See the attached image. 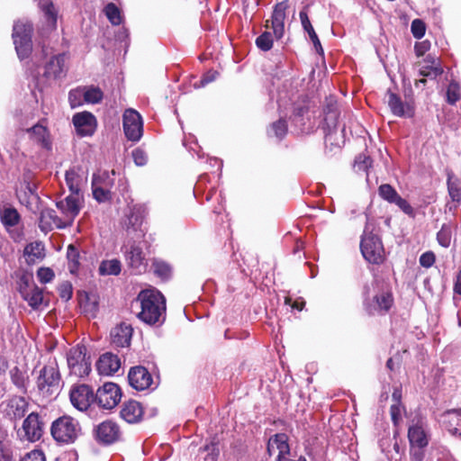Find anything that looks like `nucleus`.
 Wrapping results in <instances>:
<instances>
[{
    "mask_svg": "<svg viewBox=\"0 0 461 461\" xmlns=\"http://www.w3.org/2000/svg\"><path fill=\"white\" fill-rule=\"evenodd\" d=\"M73 123L81 136L92 135L95 130V118L88 112L76 113L73 116Z\"/></svg>",
    "mask_w": 461,
    "mask_h": 461,
    "instance_id": "16",
    "label": "nucleus"
},
{
    "mask_svg": "<svg viewBox=\"0 0 461 461\" xmlns=\"http://www.w3.org/2000/svg\"><path fill=\"white\" fill-rule=\"evenodd\" d=\"M11 378L17 388L21 389L23 392L26 391L27 377L18 367H14L11 370Z\"/></svg>",
    "mask_w": 461,
    "mask_h": 461,
    "instance_id": "46",
    "label": "nucleus"
},
{
    "mask_svg": "<svg viewBox=\"0 0 461 461\" xmlns=\"http://www.w3.org/2000/svg\"><path fill=\"white\" fill-rule=\"evenodd\" d=\"M39 5L47 19L48 29L50 31L54 30L57 24V11L53 3L50 0H41Z\"/></svg>",
    "mask_w": 461,
    "mask_h": 461,
    "instance_id": "33",
    "label": "nucleus"
},
{
    "mask_svg": "<svg viewBox=\"0 0 461 461\" xmlns=\"http://www.w3.org/2000/svg\"><path fill=\"white\" fill-rule=\"evenodd\" d=\"M32 24L28 21H17L13 28V39L17 55L23 59L28 58L32 50Z\"/></svg>",
    "mask_w": 461,
    "mask_h": 461,
    "instance_id": "4",
    "label": "nucleus"
},
{
    "mask_svg": "<svg viewBox=\"0 0 461 461\" xmlns=\"http://www.w3.org/2000/svg\"><path fill=\"white\" fill-rule=\"evenodd\" d=\"M435 255L431 251L423 253L420 258V264L424 267H430L435 263Z\"/></svg>",
    "mask_w": 461,
    "mask_h": 461,
    "instance_id": "60",
    "label": "nucleus"
},
{
    "mask_svg": "<svg viewBox=\"0 0 461 461\" xmlns=\"http://www.w3.org/2000/svg\"><path fill=\"white\" fill-rule=\"evenodd\" d=\"M95 437L98 442L104 445H111L121 438L119 425L113 420H104L95 428Z\"/></svg>",
    "mask_w": 461,
    "mask_h": 461,
    "instance_id": "10",
    "label": "nucleus"
},
{
    "mask_svg": "<svg viewBox=\"0 0 461 461\" xmlns=\"http://www.w3.org/2000/svg\"><path fill=\"white\" fill-rule=\"evenodd\" d=\"M24 256L28 264H34L36 259H42L44 254V245L41 241H35L28 244L24 249Z\"/></svg>",
    "mask_w": 461,
    "mask_h": 461,
    "instance_id": "31",
    "label": "nucleus"
},
{
    "mask_svg": "<svg viewBox=\"0 0 461 461\" xmlns=\"http://www.w3.org/2000/svg\"><path fill=\"white\" fill-rule=\"evenodd\" d=\"M98 271L101 276H117L121 272V262L118 259L104 260L101 262Z\"/></svg>",
    "mask_w": 461,
    "mask_h": 461,
    "instance_id": "38",
    "label": "nucleus"
},
{
    "mask_svg": "<svg viewBox=\"0 0 461 461\" xmlns=\"http://www.w3.org/2000/svg\"><path fill=\"white\" fill-rule=\"evenodd\" d=\"M288 8V1L285 0L276 5L272 17H271V28L273 29V34L276 40L283 37L285 32V20L286 17L285 11Z\"/></svg>",
    "mask_w": 461,
    "mask_h": 461,
    "instance_id": "15",
    "label": "nucleus"
},
{
    "mask_svg": "<svg viewBox=\"0 0 461 461\" xmlns=\"http://www.w3.org/2000/svg\"><path fill=\"white\" fill-rule=\"evenodd\" d=\"M325 151L328 153L335 154L341 149L345 142V126H343L340 131H338L337 126L335 128H327L325 126Z\"/></svg>",
    "mask_w": 461,
    "mask_h": 461,
    "instance_id": "18",
    "label": "nucleus"
},
{
    "mask_svg": "<svg viewBox=\"0 0 461 461\" xmlns=\"http://www.w3.org/2000/svg\"><path fill=\"white\" fill-rule=\"evenodd\" d=\"M379 195L386 202L394 203L404 213L409 216H414V210L411 205L397 193V191L389 184H383L378 188Z\"/></svg>",
    "mask_w": 461,
    "mask_h": 461,
    "instance_id": "9",
    "label": "nucleus"
},
{
    "mask_svg": "<svg viewBox=\"0 0 461 461\" xmlns=\"http://www.w3.org/2000/svg\"><path fill=\"white\" fill-rule=\"evenodd\" d=\"M133 329L125 322L114 327L111 331L112 343L117 348H127L131 345Z\"/></svg>",
    "mask_w": 461,
    "mask_h": 461,
    "instance_id": "19",
    "label": "nucleus"
},
{
    "mask_svg": "<svg viewBox=\"0 0 461 461\" xmlns=\"http://www.w3.org/2000/svg\"><path fill=\"white\" fill-rule=\"evenodd\" d=\"M66 182L68 185V188L71 192V194H79L80 188H79V183H80V176L76 172L75 169H69L66 172Z\"/></svg>",
    "mask_w": 461,
    "mask_h": 461,
    "instance_id": "42",
    "label": "nucleus"
},
{
    "mask_svg": "<svg viewBox=\"0 0 461 461\" xmlns=\"http://www.w3.org/2000/svg\"><path fill=\"white\" fill-rule=\"evenodd\" d=\"M8 415L12 419H21L24 416L28 403L23 397L14 398L9 402Z\"/></svg>",
    "mask_w": 461,
    "mask_h": 461,
    "instance_id": "35",
    "label": "nucleus"
},
{
    "mask_svg": "<svg viewBox=\"0 0 461 461\" xmlns=\"http://www.w3.org/2000/svg\"><path fill=\"white\" fill-rule=\"evenodd\" d=\"M360 249L363 257L369 263L380 264L384 259V246L379 236L375 233V227L367 223L361 237Z\"/></svg>",
    "mask_w": 461,
    "mask_h": 461,
    "instance_id": "2",
    "label": "nucleus"
},
{
    "mask_svg": "<svg viewBox=\"0 0 461 461\" xmlns=\"http://www.w3.org/2000/svg\"><path fill=\"white\" fill-rule=\"evenodd\" d=\"M20 215L14 208H5L1 213V221L4 225L14 227L18 224Z\"/></svg>",
    "mask_w": 461,
    "mask_h": 461,
    "instance_id": "41",
    "label": "nucleus"
},
{
    "mask_svg": "<svg viewBox=\"0 0 461 461\" xmlns=\"http://www.w3.org/2000/svg\"><path fill=\"white\" fill-rule=\"evenodd\" d=\"M130 385L137 391H143L151 385L153 379L148 369L142 366H133L128 373Z\"/></svg>",
    "mask_w": 461,
    "mask_h": 461,
    "instance_id": "12",
    "label": "nucleus"
},
{
    "mask_svg": "<svg viewBox=\"0 0 461 461\" xmlns=\"http://www.w3.org/2000/svg\"><path fill=\"white\" fill-rule=\"evenodd\" d=\"M60 380L59 372L57 366H45L41 371L38 377V388L41 392L52 393L58 389Z\"/></svg>",
    "mask_w": 461,
    "mask_h": 461,
    "instance_id": "8",
    "label": "nucleus"
},
{
    "mask_svg": "<svg viewBox=\"0 0 461 461\" xmlns=\"http://www.w3.org/2000/svg\"><path fill=\"white\" fill-rule=\"evenodd\" d=\"M105 14L113 25H119L122 23L121 12L114 4L110 3L105 6Z\"/></svg>",
    "mask_w": 461,
    "mask_h": 461,
    "instance_id": "47",
    "label": "nucleus"
},
{
    "mask_svg": "<svg viewBox=\"0 0 461 461\" xmlns=\"http://www.w3.org/2000/svg\"><path fill=\"white\" fill-rule=\"evenodd\" d=\"M143 221L142 211L140 207L134 206L131 213L128 215L127 221L125 222L127 229L132 228L137 230L140 227Z\"/></svg>",
    "mask_w": 461,
    "mask_h": 461,
    "instance_id": "40",
    "label": "nucleus"
},
{
    "mask_svg": "<svg viewBox=\"0 0 461 461\" xmlns=\"http://www.w3.org/2000/svg\"><path fill=\"white\" fill-rule=\"evenodd\" d=\"M85 102L91 104H98L103 99V92L99 87L91 86L90 88H84Z\"/></svg>",
    "mask_w": 461,
    "mask_h": 461,
    "instance_id": "48",
    "label": "nucleus"
},
{
    "mask_svg": "<svg viewBox=\"0 0 461 461\" xmlns=\"http://www.w3.org/2000/svg\"><path fill=\"white\" fill-rule=\"evenodd\" d=\"M21 461H45V456L40 450H33L26 454Z\"/></svg>",
    "mask_w": 461,
    "mask_h": 461,
    "instance_id": "61",
    "label": "nucleus"
},
{
    "mask_svg": "<svg viewBox=\"0 0 461 461\" xmlns=\"http://www.w3.org/2000/svg\"><path fill=\"white\" fill-rule=\"evenodd\" d=\"M408 439L411 448L423 449L429 444V437L423 426L420 423L409 427Z\"/></svg>",
    "mask_w": 461,
    "mask_h": 461,
    "instance_id": "23",
    "label": "nucleus"
},
{
    "mask_svg": "<svg viewBox=\"0 0 461 461\" xmlns=\"http://www.w3.org/2000/svg\"><path fill=\"white\" fill-rule=\"evenodd\" d=\"M133 161L137 166H144L147 163V155L140 149H135L131 152Z\"/></svg>",
    "mask_w": 461,
    "mask_h": 461,
    "instance_id": "59",
    "label": "nucleus"
},
{
    "mask_svg": "<svg viewBox=\"0 0 461 461\" xmlns=\"http://www.w3.org/2000/svg\"><path fill=\"white\" fill-rule=\"evenodd\" d=\"M438 243L444 247L448 248L451 242V229L448 225L444 224L437 234Z\"/></svg>",
    "mask_w": 461,
    "mask_h": 461,
    "instance_id": "51",
    "label": "nucleus"
},
{
    "mask_svg": "<svg viewBox=\"0 0 461 461\" xmlns=\"http://www.w3.org/2000/svg\"><path fill=\"white\" fill-rule=\"evenodd\" d=\"M393 304V296L390 292H382L379 294H375L373 298V304L369 307V312L371 314L374 312H387Z\"/></svg>",
    "mask_w": 461,
    "mask_h": 461,
    "instance_id": "28",
    "label": "nucleus"
},
{
    "mask_svg": "<svg viewBox=\"0 0 461 461\" xmlns=\"http://www.w3.org/2000/svg\"><path fill=\"white\" fill-rule=\"evenodd\" d=\"M68 101L72 108L77 107L85 102L84 88H76L69 92Z\"/></svg>",
    "mask_w": 461,
    "mask_h": 461,
    "instance_id": "50",
    "label": "nucleus"
},
{
    "mask_svg": "<svg viewBox=\"0 0 461 461\" xmlns=\"http://www.w3.org/2000/svg\"><path fill=\"white\" fill-rule=\"evenodd\" d=\"M273 42L274 38L270 32H264L256 39L257 47L263 51L270 50L273 47Z\"/></svg>",
    "mask_w": 461,
    "mask_h": 461,
    "instance_id": "44",
    "label": "nucleus"
},
{
    "mask_svg": "<svg viewBox=\"0 0 461 461\" xmlns=\"http://www.w3.org/2000/svg\"><path fill=\"white\" fill-rule=\"evenodd\" d=\"M429 42L428 41L419 42L415 44L414 50L418 57L423 56L429 49Z\"/></svg>",
    "mask_w": 461,
    "mask_h": 461,
    "instance_id": "63",
    "label": "nucleus"
},
{
    "mask_svg": "<svg viewBox=\"0 0 461 461\" xmlns=\"http://www.w3.org/2000/svg\"><path fill=\"white\" fill-rule=\"evenodd\" d=\"M143 413L144 411L141 404L134 400L125 402L120 411L121 417L128 423H137L140 421Z\"/></svg>",
    "mask_w": 461,
    "mask_h": 461,
    "instance_id": "21",
    "label": "nucleus"
},
{
    "mask_svg": "<svg viewBox=\"0 0 461 461\" xmlns=\"http://www.w3.org/2000/svg\"><path fill=\"white\" fill-rule=\"evenodd\" d=\"M70 401L77 409L85 411L95 402V394L90 386L80 384L71 390Z\"/></svg>",
    "mask_w": 461,
    "mask_h": 461,
    "instance_id": "11",
    "label": "nucleus"
},
{
    "mask_svg": "<svg viewBox=\"0 0 461 461\" xmlns=\"http://www.w3.org/2000/svg\"><path fill=\"white\" fill-rule=\"evenodd\" d=\"M23 299L26 301L32 309H38L43 301L42 290L36 285L34 288L31 289Z\"/></svg>",
    "mask_w": 461,
    "mask_h": 461,
    "instance_id": "39",
    "label": "nucleus"
},
{
    "mask_svg": "<svg viewBox=\"0 0 461 461\" xmlns=\"http://www.w3.org/2000/svg\"><path fill=\"white\" fill-rule=\"evenodd\" d=\"M121 366L120 358L110 352L103 354L97 363L96 368L101 375H111L116 373Z\"/></svg>",
    "mask_w": 461,
    "mask_h": 461,
    "instance_id": "20",
    "label": "nucleus"
},
{
    "mask_svg": "<svg viewBox=\"0 0 461 461\" xmlns=\"http://www.w3.org/2000/svg\"><path fill=\"white\" fill-rule=\"evenodd\" d=\"M411 31L414 38L421 39L426 32V25L423 21L415 19L411 23Z\"/></svg>",
    "mask_w": 461,
    "mask_h": 461,
    "instance_id": "55",
    "label": "nucleus"
},
{
    "mask_svg": "<svg viewBox=\"0 0 461 461\" xmlns=\"http://www.w3.org/2000/svg\"><path fill=\"white\" fill-rule=\"evenodd\" d=\"M121 397V390L116 384L105 383L97 390L95 395V402L100 407L110 410L119 403Z\"/></svg>",
    "mask_w": 461,
    "mask_h": 461,
    "instance_id": "6",
    "label": "nucleus"
},
{
    "mask_svg": "<svg viewBox=\"0 0 461 461\" xmlns=\"http://www.w3.org/2000/svg\"><path fill=\"white\" fill-rule=\"evenodd\" d=\"M200 451L207 452V456L204 457L205 461H216L219 456L218 443L212 441L210 444H206L204 447L200 448Z\"/></svg>",
    "mask_w": 461,
    "mask_h": 461,
    "instance_id": "54",
    "label": "nucleus"
},
{
    "mask_svg": "<svg viewBox=\"0 0 461 461\" xmlns=\"http://www.w3.org/2000/svg\"><path fill=\"white\" fill-rule=\"evenodd\" d=\"M42 427L43 423L40 420L39 414L32 412L23 424V438L32 442L39 440L43 433Z\"/></svg>",
    "mask_w": 461,
    "mask_h": 461,
    "instance_id": "14",
    "label": "nucleus"
},
{
    "mask_svg": "<svg viewBox=\"0 0 461 461\" xmlns=\"http://www.w3.org/2000/svg\"><path fill=\"white\" fill-rule=\"evenodd\" d=\"M387 103L391 109V112L399 117H412L413 116V107L410 104H404L400 96L396 94L388 91L387 92Z\"/></svg>",
    "mask_w": 461,
    "mask_h": 461,
    "instance_id": "22",
    "label": "nucleus"
},
{
    "mask_svg": "<svg viewBox=\"0 0 461 461\" xmlns=\"http://www.w3.org/2000/svg\"><path fill=\"white\" fill-rule=\"evenodd\" d=\"M39 226L42 231H50L53 227L63 228L61 220L57 216L53 209H44L41 212Z\"/></svg>",
    "mask_w": 461,
    "mask_h": 461,
    "instance_id": "25",
    "label": "nucleus"
},
{
    "mask_svg": "<svg viewBox=\"0 0 461 461\" xmlns=\"http://www.w3.org/2000/svg\"><path fill=\"white\" fill-rule=\"evenodd\" d=\"M286 132V121L281 118L271 124L268 134L270 135L271 133H273L275 137L278 138L279 140H282L285 136Z\"/></svg>",
    "mask_w": 461,
    "mask_h": 461,
    "instance_id": "45",
    "label": "nucleus"
},
{
    "mask_svg": "<svg viewBox=\"0 0 461 461\" xmlns=\"http://www.w3.org/2000/svg\"><path fill=\"white\" fill-rule=\"evenodd\" d=\"M65 55L53 56L45 65L44 77L57 79L66 74Z\"/></svg>",
    "mask_w": 461,
    "mask_h": 461,
    "instance_id": "24",
    "label": "nucleus"
},
{
    "mask_svg": "<svg viewBox=\"0 0 461 461\" xmlns=\"http://www.w3.org/2000/svg\"><path fill=\"white\" fill-rule=\"evenodd\" d=\"M32 133V138L34 141L41 144L43 148L50 149L51 148L50 142L48 140V131L41 125H34L28 130Z\"/></svg>",
    "mask_w": 461,
    "mask_h": 461,
    "instance_id": "36",
    "label": "nucleus"
},
{
    "mask_svg": "<svg viewBox=\"0 0 461 461\" xmlns=\"http://www.w3.org/2000/svg\"><path fill=\"white\" fill-rule=\"evenodd\" d=\"M86 353L87 349L84 345H77L70 348L67 357L70 374L83 377L90 373L91 360Z\"/></svg>",
    "mask_w": 461,
    "mask_h": 461,
    "instance_id": "5",
    "label": "nucleus"
},
{
    "mask_svg": "<svg viewBox=\"0 0 461 461\" xmlns=\"http://www.w3.org/2000/svg\"><path fill=\"white\" fill-rule=\"evenodd\" d=\"M140 312L137 317L149 325L162 324L166 319V300L157 290H142L137 296Z\"/></svg>",
    "mask_w": 461,
    "mask_h": 461,
    "instance_id": "1",
    "label": "nucleus"
},
{
    "mask_svg": "<svg viewBox=\"0 0 461 461\" xmlns=\"http://www.w3.org/2000/svg\"><path fill=\"white\" fill-rule=\"evenodd\" d=\"M123 131L126 138L138 141L142 136L143 122L141 116L133 109H128L123 113Z\"/></svg>",
    "mask_w": 461,
    "mask_h": 461,
    "instance_id": "7",
    "label": "nucleus"
},
{
    "mask_svg": "<svg viewBox=\"0 0 461 461\" xmlns=\"http://www.w3.org/2000/svg\"><path fill=\"white\" fill-rule=\"evenodd\" d=\"M447 189L452 201L459 203L461 201V182L455 177L452 171H447Z\"/></svg>",
    "mask_w": 461,
    "mask_h": 461,
    "instance_id": "37",
    "label": "nucleus"
},
{
    "mask_svg": "<svg viewBox=\"0 0 461 461\" xmlns=\"http://www.w3.org/2000/svg\"><path fill=\"white\" fill-rule=\"evenodd\" d=\"M324 113V122L327 128L336 127L339 118V112L337 107V102L330 98L327 100L326 104L323 108Z\"/></svg>",
    "mask_w": 461,
    "mask_h": 461,
    "instance_id": "29",
    "label": "nucleus"
},
{
    "mask_svg": "<svg viewBox=\"0 0 461 461\" xmlns=\"http://www.w3.org/2000/svg\"><path fill=\"white\" fill-rule=\"evenodd\" d=\"M59 294L61 299L68 301L72 297V285L69 282H63L59 285Z\"/></svg>",
    "mask_w": 461,
    "mask_h": 461,
    "instance_id": "58",
    "label": "nucleus"
},
{
    "mask_svg": "<svg viewBox=\"0 0 461 461\" xmlns=\"http://www.w3.org/2000/svg\"><path fill=\"white\" fill-rule=\"evenodd\" d=\"M217 75L218 73L216 71H209L201 79V86H204L205 85L212 82L216 78Z\"/></svg>",
    "mask_w": 461,
    "mask_h": 461,
    "instance_id": "64",
    "label": "nucleus"
},
{
    "mask_svg": "<svg viewBox=\"0 0 461 461\" xmlns=\"http://www.w3.org/2000/svg\"><path fill=\"white\" fill-rule=\"evenodd\" d=\"M126 258L129 266L136 271L140 272L141 267L144 266L142 249L138 246L131 245L130 251H126Z\"/></svg>",
    "mask_w": 461,
    "mask_h": 461,
    "instance_id": "32",
    "label": "nucleus"
},
{
    "mask_svg": "<svg viewBox=\"0 0 461 461\" xmlns=\"http://www.w3.org/2000/svg\"><path fill=\"white\" fill-rule=\"evenodd\" d=\"M67 258L68 260V269L71 274H75L79 267V252L74 245L68 246Z\"/></svg>",
    "mask_w": 461,
    "mask_h": 461,
    "instance_id": "43",
    "label": "nucleus"
},
{
    "mask_svg": "<svg viewBox=\"0 0 461 461\" xmlns=\"http://www.w3.org/2000/svg\"><path fill=\"white\" fill-rule=\"evenodd\" d=\"M460 99V86L452 81L450 82L447 91V101L450 104H455Z\"/></svg>",
    "mask_w": 461,
    "mask_h": 461,
    "instance_id": "52",
    "label": "nucleus"
},
{
    "mask_svg": "<svg viewBox=\"0 0 461 461\" xmlns=\"http://www.w3.org/2000/svg\"><path fill=\"white\" fill-rule=\"evenodd\" d=\"M57 207L67 216L74 219L80 211L79 194H70L64 200L57 203Z\"/></svg>",
    "mask_w": 461,
    "mask_h": 461,
    "instance_id": "26",
    "label": "nucleus"
},
{
    "mask_svg": "<svg viewBox=\"0 0 461 461\" xmlns=\"http://www.w3.org/2000/svg\"><path fill=\"white\" fill-rule=\"evenodd\" d=\"M371 158L370 157L360 154L355 159V167L358 171H366L371 166Z\"/></svg>",
    "mask_w": 461,
    "mask_h": 461,
    "instance_id": "56",
    "label": "nucleus"
},
{
    "mask_svg": "<svg viewBox=\"0 0 461 461\" xmlns=\"http://www.w3.org/2000/svg\"><path fill=\"white\" fill-rule=\"evenodd\" d=\"M291 121L300 132H309L313 127L309 116V105L305 103L294 104Z\"/></svg>",
    "mask_w": 461,
    "mask_h": 461,
    "instance_id": "13",
    "label": "nucleus"
},
{
    "mask_svg": "<svg viewBox=\"0 0 461 461\" xmlns=\"http://www.w3.org/2000/svg\"><path fill=\"white\" fill-rule=\"evenodd\" d=\"M154 273L162 279H167L171 276V267L163 261H155L153 263Z\"/></svg>",
    "mask_w": 461,
    "mask_h": 461,
    "instance_id": "53",
    "label": "nucleus"
},
{
    "mask_svg": "<svg viewBox=\"0 0 461 461\" xmlns=\"http://www.w3.org/2000/svg\"><path fill=\"white\" fill-rule=\"evenodd\" d=\"M50 432L59 444H72L81 435L79 422L70 416H62L52 422Z\"/></svg>",
    "mask_w": 461,
    "mask_h": 461,
    "instance_id": "3",
    "label": "nucleus"
},
{
    "mask_svg": "<svg viewBox=\"0 0 461 461\" xmlns=\"http://www.w3.org/2000/svg\"><path fill=\"white\" fill-rule=\"evenodd\" d=\"M101 184V176L94 175L92 181L93 195L99 203H104L111 199V192Z\"/></svg>",
    "mask_w": 461,
    "mask_h": 461,
    "instance_id": "34",
    "label": "nucleus"
},
{
    "mask_svg": "<svg viewBox=\"0 0 461 461\" xmlns=\"http://www.w3.org/2000/svg\"><path fill=\"white\" fill-rule=\"evenodd\" d=\"M15 276L17 277V290L22 297L25 296L31 289L36 286L32 273L20 270L15 273Z\"/></svg>",
    "mask_w": 461,
    "mask_h": 461,
    "instance_id": "27",
    "label": "nucleus"
},
{
    "mask_svg": "<svg viewBox=\"0 0 461 461\" xmlns=\"http://www.w3.org/2000/svg\"><path fill=\"white\" fill-rule=\"evenodd\" d=\"M32 178V173L28 171L27 173L23 174V182L25 184V189L31 194H36V185L31 183Z\"/></svg>",
    "mask_w": 461,
    "mask_h": 461,
    "instance_id": "62",
    "label": "nucleus"
},
{
    "mask_svg": "<svg viewBox=\"0 0 461 461\" xmlns=\"http://www.w3.org/2000/svg\"><path fill=\"white\" fill-rule=\"evenodd\" d=\"M300 19L304 31L308 32L309 37L313 43L315 50L319 54L323 55V49L321 47V41L308 18L307 14L304 11L300 12Z\"/></svg>",
    "mask_w": 461,
    "mask_h": 461,
    "instance_id": "30",
    "label": "nucleus"
},
{
    "mask_svg": "<svg viewBox=\"0 0 461 461\" xmlns=\"http://www.w3.org/2000/svg\"><path fill=\"white\" fill-rule=\"evenodd\" d=\"M276 450L278 451L276 459H281L290 455V447L286 434L278 433L268 439L267 447V454L271 456Z\"/></svg>",
    "mask_w": 461,
    "mask_h": 461,
    "instance_id": "17",
    "label": "nucleus"
},
{
    "mask_svg": "<svg viewBox=\"0 0 461 461\" xmlns=\"http://www.w3.org/2000/svg\"><path fill=\"white\" fill-rule=\"evenodd\" d=\"M37 276L41 283L46 284L53 279L54 272L49 267H40L37 271Z\"/></svg>",
    "mask_w": 461,
    "mask_h": 461,
    "instance_id": "57",
    "label": "nucleus"
},
{
    "mask_svg": "<svg viewBox=\"0 0 461 461\" xmlns=\"http://www.w3.org/2000/svg\"><path fill=\"white\" fill-rule=\"evenodd\" d=\"M419 73L422 77L436 78L443 73V68L440 66L424 64L420 67Z\"/></svg>",
    "mask_w": 461,
    "mask_h": 461,
    "instance_id": "49",
    "label": "nucleus"
}]
</instances>
